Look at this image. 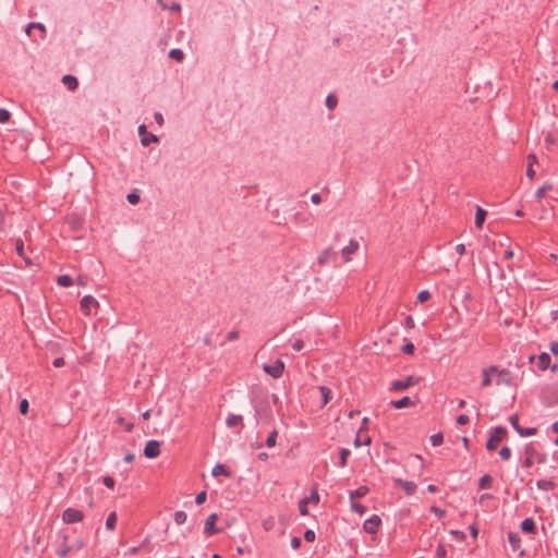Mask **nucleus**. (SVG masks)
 Here are the masks:
<instances>
[{"label":"nucleus","instance_id":"f257e3e1","mask_svg":"<svg viewBox=\"0 0 558 558\" xmlns=\"http://www.w3.org/2000/svg\"><path fill=\"white\" fill-rule=\"evenodd\" d=\"M524 461L523 466L531 468L534 463V460H536L538 463L543 464L547 461L546 453H538L536 450V447L533 442H529L524 447Z\"/></svg>","mask_w":558,"mask_h":558},{"label":"nucleus","instance_id":"f03ea898","mask_svg":"<svg viewBox=\"0 0 558 558\" xmlns=\"http://www.w3.org/2000/svg\"><path fill=\"white\" fill-rule=\"evenodd\" d=\"M508 436V430L504 426H496L490 429L489 437L486 441V449L494 451L497 449L499 442H501Z\"/></svg>","mask_w":558,"mask_h":558},{"label":"nucleus","instance_id":"7ed1b4c3","mask_svg":"<svg viewBox=\"0 0 558 558\" xmlns=\"http://www.w3.org/2000/svg\"><path fill=\"white\" fill-rule=\"evenodd\" d=\"M318 502H319V494H318L317 485H314L311 489L310 496L301 499L299 502L300 514L307 515L308 514L307 505L318 504Z\"/></svg>","mask_w":558,"mask_h":558},{"label":"nucleus","instance_id":"20e7f679","mask_svg":"<svg viewBox=\"0 0 558 558\" xmlns=\"http://www.w3.org/2000/svg\"><path fill=\"white\" fill-rule=\"evenodd\" d=\"M418 383H420V377L410 375L404 380L392 381L390 385V390L391 391H404Z\"/></svg>","mask_w":558,"mask_h":558},{"label":"nucleus","instance_id":"39448f33","mask_svg":"<svg viewBox=\"0 0 558 558\" xmlns=\"http://www.w3.org/2000/svg\"><path fill=\"white\" fill-rule=\"evenodd\" d=\"M84 519V513L75 508H66L62 513V520L66 524L81 522Z\"/></svg>","mask_w":558,"mask_h":558},{"label":"nucleus","instance_id":"423d86ee","mask_svg":"<svg viewBox=\"0 0 558 558\" xmlns=\"http://www.w3.org/2000/svg\"><path fill=\"white\" fill-rule=\"evenodd\" d=\"M263 369L272 378H280L284 371V363L281 360H277L271 365L264 364Z\"/></svg>","mask_w":558,"mask_h":558},{"label":"nucleus","instance_id":"0eeeda50","mask_svg":"<svg viewBox=\"0 0 558 558\" xmlns=\"http://www.w3.org/2000/svg\"><path fill=\"white\" fill-rule=\"evenodd\" d=\"M161 442L159 440H148L144 448V456L148 459H155L160 454Z\"/></svg>","mask_w":558,"mask_h":558},{"label":"nucleus","instance_id":"6e6552de","mask_svg":"<svg viewBox=\"0 0 558 558\" xmlns=\"http://www.w3.org/2000/svg\"><path fill=\"white\" fill-rule=\"evenodd\" d=\"M218 520V515L217 513H211L210 515H208V518L206 519L205 521V525H204V534L209 537V536H213L215 534H218V533H221L222 530L220 529H217L215 525H216V522Z\"/></svg>","mask_w":558,"mask_h":558},{"label":"nucleus","instance_id":"1a4fd4ad","mask_svg":"<svg viewBox=\"0 0 558 558\" xmlns=\"http://www.w3.org/2000/svg\"><path fill=\"white\" fill-rule=\"evenodd\" d=\"M138 134L141 136V143L144 147L149 146L151 143H158L159 138L157 135L147 132V128L145 124H141L138 126Z\"/></svg>","mask_w":558,"mask_h":558},{"label":"nucleus","instance_id":"9d476101","mask_svg":"<svg viewBox=\"0 0 558 558\" xmlns=\"http://www.w3.org/2000/svg\"><path fill=\"white\" fill-rule=\"evenodd\" d=\"M255 418L258 422L259 418L270 420L272 416L271 409L267 401L255 404Z\"/></svg>","mask_w":558,"mask_h":558},{"label":"nucleus","instance_id":"9b49d317","mask_svg":"<svg viewBox=\"0 0 558 558\" xmlns=\"http://www.w3.org/2000/svg\"><path fill=\"white\" fill-rule=\"evenodd\" d=\"M381 524V519L377 514H373L371 518L366 519L363 524V529L365 532L369 534H376Z\"/></svg>","mask_w":558,"mask_h":558},{"label":"nucleus","instance_id":"f8f14e48","mask_svg":"<svg viewBox=\"0 0 558 558\" xmlns=\"http://www.w3.org/2000/svg\"><path fill=\"white\" fill-rule=\"evenodd\" d=\"M508 542L513 551H519V555L522 557L525 555V550L521 548V537L517 532L508 533Z\"/></svg>","mask_w":558,"mask_h":558},{"label":"nucleus","instance_id":"ddd939ff","mask_svg":"<svg viewBox=\"0 0 558 558\" xmlns=\"http://www.w3.org/2000/svg\"><path fill=\"white\" fill-rule=\"evenodd\" d=\"M393 482H395L396 486L402 487L405 495H408V496L414 495L417 489V485L412 481L395 478Z\"/></svg>","mask_w":558,"mask_h":558},{"label":"nucleus","instance_id":"4468645a","mask_svg":"<svg viewBox=\"0 0 558 558\" xmlns=\"http://www.w3.org/2000/svg\"><path fill=\"white\" fill-rule=\"evenodd\" d=\"M80 304H81V310L85 315L90 314V308L93 306H96V307L99 306L98 301L92 295L83 296Z\"/></svg>","mask_w":558,"mask_h":558},{"label":"nucleus","instance_id":"2eb2a0df","mask_svg":"<svg viewBox=\"0 0 558 558\" xmlns=\"http://www.w3.org/2000/svg\"><path fill=\"white\" fill-rule=\"evenodd\" d=\"M520 529L527 534H535L537 531L536 523L532 518L524 519L520 524Z\"/></svg>","mask_w":558,"mask_h":558},{"label":"nucleus","instance_id":"dca6fc26","mask_svg":"<svg viewBox=\"0 0 558 558\" xmlns=\"http://www.w3.org/2000/svg\"><path fill=\"white\" fill-rule=\"evenodd\" d=\"M389 405L395 409H403V408L414 405V401L410 397L404 396L399 400H391L389 402Z\"/></svg>","mask_w":558,"mask_h":558},{"label":"nucleus","instance_id":"f3484780","mask_svg":"<svg viewBox=\"0 0 558 558\" xmlns=\"http://www.w3.org/2000/svg\"><path fill=\"white\" fill-rule=\"evenodd\" d=\"M69 536H63V543L58 547L57 555L60 558H66L70 551L74 550V547L68 544Z\"/></svg>","mask_w":558,"mask_h":558},{"label":"nucleus","instance_id":"a211bd4d","mask_svg":"<svg viewBox=\"0 0 558 558\" xmlns=\"http://www.w3.org/2000/svg\"><path fill=\"white\" fill-rule=\"evenodd\" d=\"M369 493V488L367 486H360L354 490L349 492V498L351 501L355 499H360L365 497Z\"/></svg>","mask_w":558,"mask_h":558},{"label":"nucleus","instance_id":"6ab92c4d","mask_svg":"<svg viewBox=\"0 0 558 558\" xmlns=\"http://www.w3.org/2000/svg\"><path fill=\"white\" fill-rule=\"evenodd\" d=\"M61 81L71 92H74L78 87V80L74 75L65 74Z\"/></svg>","mask_w":558,"mask_h":558},{"label":"nucleus","instance_id":"aec40b11","mask_svg":"<svg viewBox=\"0 0 558 558\" xmlns=\"http://www.w3.org/2000/svg\"><path fill=\"white\" fill-rule=\"evenodd\" d=\"M497 385H512V376L508 369H501L500 372H498Z\"/></svg>","mask_w":558,"mask_h":558},{"label":"nucleus","instance_id":"412c9836","mask_svg":"<svg viewBox=\"0 0 558 558\" xmlns=\"http://www.w3.org/2000/svg\"><path fill=\"white\" fill-rule=\"evenodd\" d=\"M211 475L215 477H217L219 475H225L227 477H231L232 473L225 464L217 463L211 470Z\"/></svg>","mask_w":558,"mask_h":558},{"label":"nucleus","instance_id":"4be33fe9","mask_svg":"<svg viewBox=\"0 0 558 558\" xmlns=\"http://www.w3.org/2000/svg\"><path fill=\"white\" fill-rule=\"evenodd\" d=\"M487 216V211L482 208L481 206H476V213H475V227L477 229H482L483 228V225H484V221H485V218Z\"/></svg>","mask_w":558,"mask_h":558},{"label":"nucleus","instance_id":"5701e85b","mask_svg":"<svg viewBox=\"0 0 558 558\" xmlns=\"http://www.w3.org/2000/svg\"><path fill=\"white\" fill-rule=\"evenodd\" d=\"M550 361H551L550 355L546 352H542L537 357V367L541 371H545L549 367Z\"/></svg>","mask_w":558,"mask_h":558},{"label":"nucleus","instance_id":"b1692460","mask_svg":"<svg viewBox=\"0 0 558 558\" xmlns=\"http://www.w3.org/2000/svg\"><path fill=\"white\" fill-rule=\"evenodd\" d=\"M359 248V242L355 241V240H351L349 242V245H347L345 247L342 248V255L344 257L345 260H349L350 259V255L355 253Z\"/></svg>","mask_w":558,"mask_h":558},{"label":"nucleus","instance_id":"393cba45","mask_svg":"<svg viewBox=\"0 0 558 558\" xmlns=\"http://www.w3.org/2000/svg\"><path fill=\"white\" fill-rule=\"evenodd\" d=\"M226 425L229 428L235 427L238 425H241V427H243V417H242V415L230 413L228 415L227 420H226Z\"/></svg>","mask_w":558,"mask_h":558},{"label":"nucleus","instance_id":"a878e982","mask_svg":"<svg viewBox=\"0 0 558 558\" xmlns=\"http://www.w3.org/2000/svg\"><path fill=\"white\" fill-rule=\"evenodd\" d=\"M536 486L541 490L549 492L555 489L556 484L551 480H538Z\"/></svg>","mask_w":558,"mask_h":558},{"label":"nucleus","instance_id":"bb28decb","mask_svg":"<svg viewBox=\"0 0 558 558\" xmlns=\"http://www.w3.org/2000/svg\"><path fill=\"white\" fill-rule=\"evenodd\" d=\"M15 250H16L17 255L20 257H22L27 265H32V260L27 256H25L24 243H23V241L21 239H19L16 241Z\"/></svg>","mask_w":558,"mask_h":558},{"label":"nucleus","instance_id":"cd10ccee","mask_svg":"<svg viewBox=\"0 0 558 558\" xmlns=\"http://www.w3.org/2000/svg\"><path fill=\"white\" fill-rule=\"evenodd\" d=\"M335 255L332 247L325 248L320 255L318 256V263L319 265H325L329 262L330 257Z\"/></svg>","mask_w":558,"mask_h":558},{"label":"nucleus","instance_id":"c85d7f7f","mask_svg":"<svg viewBox=\"0 0 558 558\" xmlns=\"http://www.w3.org/2000/svg\"><path fill=\"white\" fill-rule=\"evenodd\" d=\"M33 27H36V29H39L41 32V38L45 37L46 35V27L44 24L41 23H37V22H32L29 24L26 25L25 27V33L29 36L31 35V31L33 29Z\"/></svg>","mask_w":558,"mask_h":558},{"label":"nucleus","instance_id":"c756f323","mask_svg":"<svg viewBox=\"0 0 558 558\" xmlns=\"http://www.w3.org/2000/svg\"><path fill=\"white\" fill-rule=\"evenodd\" d=\"M57 283L60 287L68 288V287H71L73 284V279L69 275H60L57 278Z\"/></svg>","mask_w":558,"mask_h":558},{"label":"nucleus","instance_id":"7c9ffc66","mask_svg":"<svg viewBox=\"0 0 558 558\" xmlns=\"http://www.w3.org/2000/svg\"><path fill=\"white\" fill-rule=\"evenodd\" d=\"M551 189H553V184L546 183L537 189V191L534 194V197L537 201H541L545 196L546 192L550 191Z\"/></svg>","mask_w":558,"mask_h":558},{"label":"nucleus","instance_id":"2f4dec72","mask_svg":"<svg viewBox=\"0 0 558 558\" xmlns=\"http://www.w3.org/2000/svg\"><path fill=\"white\" fill-rule=\"evenodd\" d=\"M351 451L347 448H341L339 451V466L344 468L348 463V458Z\"/></svg>","mask_w":558,"mask_h":558},{"label":"nucleus","instance_id":"473e14b6","mask_svg":"<svg viewBox=\"0 0 558 558\" xmlns=\"http://www.w3.org/2000/svg\"><path fill=\"white\" fill-rule=\"evenodd\" d=\"M169 58L175 60L178 62H182L184 60V52L179 48H173L169 51Z\"/></svg>","mask_w":558,"mask_h":558},{"label":"nucleus","instance_id":"72a5a7b5","mask_svg":"<svg viewBox=\"0 0 558 558\" xmlns=\"http://www.w3.org/2000/svg\"><path fill=\"white\" fill-rule=\"evenodd\" d=\"M492 482H493V477L489 474H485L478 481V488L480 489L490 488Z\"/></svg>","mask_w":558,"mask_h":558},{"label":"nucleus","instance_id":"f704fd0d","mask_svg":"<svg viewBox=\"0 0 558 558\" xmlns=\"http://www.w3.org/2000/svg\"><path fill=\"white\" fill-rule=\"evenodd\" d=\"M117 521H118L117 513L116 512L109 513V515L107 517V520H106L107 530L113 531L116 529Z\"/></svg>","mask_w":558,"mask_h":558},{"label":"nucleus","instance_id":"c9c22d12","mask_svg":"<svg viewBox=\"0 0 558 558\" xmlns=\"http://www.w3.org/2000/svg\"><path fill=\"white\" fill-rule=\"evenodd\" d=\"M521 437L534 436L537 434L536 427H520L517 432Z\"/></svg>","mask_w":558,"mask_h":558},{"label":"nucleus","instance_id":"e433bc0d","mask_svg":"<svg viewBox=\"0 0 558 558\" xmlns=\"http://www.w3.org/2000/svg\"><path fill=\"white\" fill-rule=\"evenodd\" d=\"M277 437H278V430L277 429H272L269 435L267 436L266 438V442L265 445L268 447V448H272L276 446L277 444Z\"/></svg>","mask_w":558,"mask_h":558},{"label":"nucleus","instance_id":"4c0bfd02","mask_svg":"<svg viewBox=\"0 0 558 558\" xmlns=\"http://www.w3.org/2000/svg\"><path fill=\"white\" fill-rule=\"evenodd\" d=\"M325 104L329 110H333L338 105L337 96L333 94L327 95Z\"/></svg>","mask_w":558,"mask_h":558},{"label":"nucleus","instance_id":"58836bf2","mask_svg":"<svg viewBox=\"0 0 558 558\" xmlns=\"http://www.w3.org/2000/svg\"><path fill=\"white\" fill-rule=\"evenodd\" d=\"M319 390L322 392L323 404L325 405L331 400V390L325 386H320Z\"/></svg>","mask_w":558,"mask_h":558},{"label":"nucleus","instance_id":"ea45409f","mask_svg":"<svg viewBox=\"0 0 558 558\" xmlns=\"http://www.w3.org/2000/svg\"><path fill=\"white\" fill-rule=\"evenodd\" d=\"M173 519L177 524L181 525V524L185 523L187 515L184 511L179 510V511L174 512Z\"/></svg>","mask_w":558,"mask_h":558},{"label":"nucleus","instance_id":"a19ab883","mask_svg":"<svg viewBox=\"0 0 558 558\" xmlns=\"http://www.w3.org/2000/svg\"><path fill=\"white\" fill-rule=\"evenodd\" d=\"M430 444L433 447L440 446L444 442V435L441 433H437L430 436Z\"/></svg>","mask_w":558,"mask_h":558},{"label":"nucleus","instance_id":"79ce46f5","mask_svg":"<svg viewBox=\"0 0 558 558\" xmlns=\"http://www.w3.org/2000/svg\"><path fill=\"white\" fill-rule=\"evenodd\" d=\"M126 201L131 204V205H136L140 203L141 201V196L137 192H131L126 195Z\"/></svg>","mask_w":558,"mask_h":558},{"label":"nucleus","instance_id":"37998d69","mask_svg":"<svg viewBox=\"0 0 558 558\" xmlns=\"http://www.w3.org/2000/svg\"><path fill=\"white\" fill-rule=\"evenodd\" d=\"M432 298V294L428 290H422L417 293V302L420 303H425L426 301H428L429 299Z\"/></svg>","mask_w":558,"mask_h":558},{"label":"nucleus","instance_id":"c03bdc74","mask_svg":"<svg viewBox=\"0 0 558 558\" xmlns=\"http://www.w3.org/2000/svg\"><path fill=\"white\" fill-rule=\"evenodd\" d=\"M351 509L361 515L364 514L367 510V508L364 505L354 501H352L351 504Z\"/></svg>","mask_w":558,"mask_h":558},{"label":"nucleus","instance_id":"a18cd8bd","mask_svg":"<svg viewBox=\"0 0 558 558\" xmlns=\"http://www.w3.org/2000/svg\"><path fill=\"white\" fill-rule=\"evenodd\" d=\"M499 457L501 460L504 461H507L511 458V449L507 446H504L500 450H499Z\"/></svg>","mask_w":558,"mask_h":558},{"label":"nucleus","instance_id":"49530a36","mask_svg":"<svg viewBox=\"0 0 558 558\" xmlns=\"http://www.w3.org/2000/svg\"><path fill=\"white\" fill-rule=\"evenodd\" d=\"M401 351L404 353V354H409V355H412L415 351V347L412 342H407L404 343L402 347H401Z\"/></svg>","mask_w":558,"mask_h":558},{"label":"nucleus","instance_id":"de8ad7c7","mask_svg":"<svg viewBox=\"0 0 558 558\" xmlns=\"http://www.w3.org/2000/svg\"><path fill=\"white\" fill-rule=\"evenodd\" d=\"M11 118V113L9 110L4 109V108H0V123H7L9 122Z\"/></svg>","mask_w":558,"mask_h":558},{"label":"nucleus","instance_id":"09e8293b","mask_svg":"<svg viewBox=\"0 0 558 558\" xmlns=\"http://www.w3.org/2000/svg\"><path fill=\"white\" fill-rule=\"evenodd\" d=\"M29 403L26 399H22L19 404L20 413L26 415L28 413Z\"/></svg>","mask_w":558,"mask_h":558},{"label":"nucleus","instance_id":"8fccbe9b","mask_svg":"<svg viewBox=\"0 0 558 558\" xmlns=\"http://www.w3.org/2000/svg\"><path fill=\"white\" fill-rule=\"evenodd\" d=\"M447 555V550L445 548L444 545L439 544L437 547H436V551H435V557L436 558H445Z\"/></svg>","mask_w":558,"mask_h":558},{"label":"nucleus","instance_id":"3c124183","mask_svg":"<svg viewBox=\"0 0 558 558\" xmlns=\"http://www.w3.org/2000/svg\"><path fill=\"white\" fill-rule=\"evenodd\" d=\"M102 483L106 487H108L110 489H112L116 485L114 478L109 475L102 477Z\"/></svg>","mask_w":558,"mask_h":558},{"label":"nucleus","instance_id":"603ef678","mask_svg":"<svg viewBox=\"0 0 558 558\" xmlns=\"http://www.w3.org/2000/svg\"><path fill=\"white\" fill-rule=\"evenodd\" d=\"M206 498H207V493L206 490H202L201 493H198L195 497V504L196 505H203L205 501H206Z\"/></svg>","mask_w":558,"mask_h":558},{"label":"nucleus","instance_id":"864d4df0","mask_svg":"<svg viewBox=\"0 0 558 558\" xmlns=\"http://www.w3.org/2000/svg\"><path fill=\"white\" fill-rule=\"evenodd\" d=\"M509 422L511 424V426L513 427V429L515 432H518V428H520V424H519V416L518 414H512L510 417H509Z\"/></svg>","mask_w":558,"mask_h":558},{"label":"nucleus","instance_id":"5fc2aeb1","mask_svg":"<svg viewBox=\"0 0 558 558\" xmlns=\"http://www.w3.org/2000/svg\"><path fill=\"white\" fill-rule=\"evenodd\" d=\"M316 534L313 530H306L304 532V539L308 543H312L315 541Z\"/></svg>","mask_w":558,"mask_h":558},{"label":"nucleus","instance_id":"6e6d98bb","mask_svg":"<svg viewBox=\"0 0 558 558\" xmlns=\"http://www.w3.org/2000/svg\"><path fill=\"white\" fill-rule=\"evenodd\" d=\"M490 384H492L490 374H488V372L483 371L482 387H487Z\"/></svg>","mask_w":558,"mask_h":558},{"label":"nucleus","instance_id":"4d7b16f0","mask_svg":"<svg viewBox=\"0 0 558 558\" xmlns=\"http://www.w3.org/2000/svg\"><path fill=\"white\" fill-rule=\"evenodd\" d=\"M450 533L460 542L465 539V534L462 531L452 530Z\"/></svg>","mask_w":558,"mask_h":558},{"label":"nucleus","instance_id":"13d9d810","mask_svg":"<svg viewBox=\"0 0 558 558\" xmlns=\"http://www.w3.org/2000/svg\"><path fill=\"white\" fill-rule=\"evenodd\" d=\"M304 348V342L302 339H296L293 343H292V349L294 351H301L302 349Z\"/></svg>","mask_w":558,"mask_h":558},{"label":"nucleus","instance_id":"bf43d9fd","mask_svg":"<svg viewBox=\"0 0 558 558\" xmlns=\"http://www.w3.org/2000/svg\"><path fill=\"white\" fill-rule=\"evenodd\" d=\"M301 544H302V541H301V538H300V537H298V536H293V537L291 538V547H292L293 549H299V548L301 547Z\"/></svg>","mask_w":558,"mask_h":558},{"label":"nucleus","instance_id":"052dcab7","mask_svg":"<svg viewBox=\"0 0 558 558\" xmlns=\"http://www.w3.org/2000/svg\"><path fill=\"white\" fill-rule=\"evenodd\" d=\"M470 421L469 416L466 414H461L457 417V424L458 425H465Z\"/></svg>","mask_w":558,"mask_h":558},{"label":"nucleus","instance_id":"680f3d73","mask_svg":"<svg viewBox=\"0 0 558 558\" xmlns=\"http://www.w3.org/2000/svg\"><path fill=\"white\" fill-rule=\"evenodd\" d=\"M415 326V323H414V319L412 316L408 315L404 319V327L405 328H414Z\"/></svg>","mask_w":558,"mask_h":558},{"label":"nucleus","instance_id":"e2e57ef3","mask_svg":"<svg viewBox=\"0 0 558 558\" xmlns=\"http://www.w3.org/2000/svg\"><path fill=\"white\" fill-rule=\"evenodd\" d=\"M430 511L434 512L438 518H442L446 514V511L444 509H440V508H438L436 506H433L430 508Z\"/></svg>","mask_w":558,"mask_h":558},{"label":"nucleus","instance_id":"0e129e2a","mask_svg":"<svg viewBox=\"0 0 558 558\" xmlns=\"http://www.w3.org/2000/svg\"><path fill=\"white\" fill-rule=\"evenodd\" d=\"M149 544H150L149 536H146L144 538V541L138 546L141 547V550L146 549V550L150 551L151 548L149 547Z\"/></svg>","mask_w":558,"mask_h":558},{"label":"nucleus","instance_id":"69168bd1","mask_svg":"<svg viewBox=\"0 0 558 558\" xmlns=\"http://www.w3.org/2000/svg\"><path fill=\"white\" fill-rule=\"evenodd\" d=\"M239 336H240V335H239V331H236V330H231V331H229V332L227 333V340H228V341H234V340L239 339Z\"/></svg>","mask_w":558,"mask_h":558},{"label":"nucleus","instance_id":"338daca9","mask_svg":"<svg viewBox=\"0 0 558 558\" xmlns=\"http://www.w3.org/2000/svg\"><path fill=\"white\" fill-rule=\"evenodd\" d=\"M65 364L64 362V359L63 357H56L53 361H52V365L57 368L59 367H62L63 365Z\"/></svg>","mask_w":558,"mask_h":558},{"label":"nucleus","instance_id":"774afa93","mask_svg":"<svg viewBox=\"0 0 558 558\" xmlns=\"http://www.w3.org/2000/svg\"><path fill=\"white\" fill-rule=\"evenodd\" d=\"M549 350L554 355L558 356V342L553 341L549 345Z\"/></svg>","mask_w":558,"mask_h":558}]
</instances>
